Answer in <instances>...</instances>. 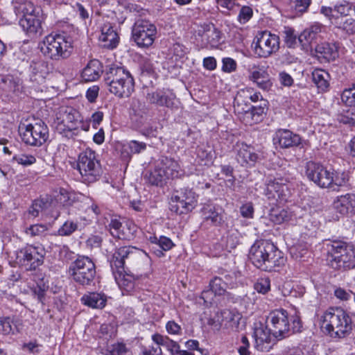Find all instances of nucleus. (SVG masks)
<instances>
[{
  "instance_id": "obj_1",
  "label": "nucleus",
  "mask_w": 355,
  "mask_h": 355,
  "mask_svg": "<svg viewBox=\"0 0 355 355\" xmlns=\"http://www.w3.org/2000/svg\"><path fill=\"white\" fill-rule=\"evenodd\" d=\"M147 254L137 248L123 246L117 248L110 260V267L119 286L126 292L133 291L135 286V277L127 272L126 269L136 266L139 263L147 259Z\"/></svg>"
},
{
  "instance_id": "obj_2",
  "label": "nucleus",
  "mask_w": 355,
  "mask_h": 355,
  "mask_svg": "<svg viewBox=\"0 0 355 355\" xmlns=\"http://www.w3.org/2000/svg\"><path fill=\"white\" fill-rule=\"evenodd\" d=\"M248 256L252 264L263 271H271L286 262L282 252L268 240L256 241L251 246Z\"/></svg>"
},
{
  "instance_id": "obj_3",
  "label": "nucleus",
  "mask_w": 355,
  "mask_h": 355,
  "mask_svg": "<svg viewBox=\"0 0 355 355\" xmlns=\"http://www.w3.org/2000/svg\"><path fill=\"white\" fill-rule=\"evenodd\" d=\"M103 80L110 92L119 98L129 97L135 89V80L131 73L115 64L105 70Z\"/></svg>"
},
{
  "instance_id": "obj_4",
  "label": "nucleus",
  "mask_w": 355,
  "mask_h": 355,
  "mask_svg": "<svg viewBox=\"0 0 355 355\" xmlns=\"http://www.w3.org/2000/svg\"><path fill=\"white\" fill-rule=\"evenodd\" d=\"M327 261L337 270H348L355 268V248L340 240H327L324 243Z\"/></svg>"
},
{
  "instance_id": "obj_5",
  "label": "nucleus",
  "mask_w": 355,
  "mask_h": 355,
  "mask_svg": "<svg viewBox=\"0 0 355 355\" xmlns=\"http://www.w3.org/2000/svg\"><path fill=\"white\" fill-rule=\"evenodd\" d=\"M324 328L333 338H344L351 334L354 324L349 314L341 308H329L323 316Z\"/></svg>"
},
{
  "instance_id": "obj_6",
  "label": "nucleus",
  "mask_w": 355,
  "mask_h": 355,
  "mask_svg": "<svg viewBox=\"0 0 355 355\" xmlns=\"http://www.w3.org/2000/svg\"><path fill=\"white\" fill-rule=\"evenodd\" d=\"M39 48L44 56L53 60L66 59L71 53L72 40L65 33H51L39 44Z\"/></svg>"
},
{
  "instance_id": "obj_7",
  "label": "nucleus",
  "mask_w": 355,
  "mask_h": 355,
  "mask_svg": "<svg viewBox=\"0 0 355 355\" xmlns=\"http://www.w3.org/2000/svg\"><path fill=\"white\" fill-rule=\"evenodd\" d=\"M68 274L78 285L83 287L91 286L94 285L96 266L89 257L79 255L70 263Z\"/></svg>"
},
{
  "instance_id": "obj_8",
  "label": "nucleus",
  "mask_w": 355,
  "mask_h": 355,
  "mask_svg": "<svg viewBox=\"0 0 355 355\" xmlns=\"http://www.w3.org/2000/svg\"><path fill=\"white\" fill-rule=\"evenodd\" d=\"M180 175V166L177 161L162 157L153 171H148L144 180L151 185L162 186L166 180L176 178Z\"/></svg>"
},
{
  "instance_id": "obj_9",
  "label": "nucleus",
  "mask_w": 355,
  "mask_h": 355,
  "mask_svg": "<svg viewBox=\"0 0 355 355\" xmlns=\"http://www.w3.org/2000/svg\"><path fill=\"white\" fill-rule=\"evenodd\" d=\"M78 169L85 183H93L101 175L102 170L96 153L90 148L82 152L78 157Z\"/></svg>"
},
{
  "instance_id": "obj_10",
  "label": "nucleus",
  "mask_w": 355,
  "mask_h": 355,
  "mask_svg": "<svg viewBox=\"0 0 355 355\" xmlns=\"http://www.w3.org/2000/svg\"><path fill=\"white\" fill-rule=\"evenodd\" d=\"M19 132L22 141L27 145L40 147L49 139V128L42 120L29 123H21Z\"/></svg>"
},
{
  "instance_id": "obj_11",
  "label": "nucleus",
  "mask_w": 355,
  "mask_h": 355,
  "mask_svg": "<svg viewBox=\"0 0 355 355\" xmlns=\"http://www.w3.org/2000/svg\"><path fill=\"white\" fill-rule=\"evenodd\" d=\"M46 250L42 245H27L14 252L15 262L20 266L35 270L44 263Z\"/></svg>"
},
{
  "instance_id": "obj_12",
  "label": "nucleus",
  "mask_w": 355,
  "mask_h": 355,
  "mask_svg": "<svg viewBox=\"0 0 355 355\" xmlns=\"http://www.w3.org/2000/svg\"><path fill=\"white\" fill-rule=\"evenodd\" d=\"M254 53L260 58H268L279 49V37L264 31L258 32L253 41Z\"/></svg>"
},
{
  "instance_id": "obj_13",
  "label": "nucleus",
  "mask_w": 355,
  "mask_h": 355,
  "mask_svg": "<svg viewBox=\"0 0 355 355\" xmlns=\"http://www.w3.org/2000/svg\"><path fill=\"white\" fill-rule=\"evenodd\" d=\"M157 28L149 21L138 19L132 28V38L139 47L150 46L155 39Z\"/></svg>"
},
{
  "instance_id": "obj_14",
  "label": "nucleus",
  "mask_w": 355,
  "mask_h": 355,
  "mask_svg": "<svg viewBox=\"0 0 355 355\" xmlns=\"http://www.w3.org/2000/svg\"><path fill=\"white\" fill-rule=\"evenodd\" d=\"M268 320L270 322L272 334L277 340H282L291 335L290 321L291 319L286 310L279 309L271 311Z\"/></svg>"
},
{
  "instance_id": "obj_15",
  "label": "nucleus",
  "mask_w": 355,
  "mask_h": 355,
  "mask_svg": "<svg viewBox=\"0 0 355 355\" xmlns=\"http://www.w3.org/2000/svg\"><path fill=\"white\" fill-rule=\"evenodd\" d=\"M79 113L71 107H61L56 112L53 127L60 134L70 132L78 128Z\"/></svg>"
},
{
  "instance_id": "obj_16",
  "label": "nucleus",
  "mask_w": 355,
  "mask_h": 355,
  "mask_svg": "<svg viewBox=\"0 0 355 355\" xmlns=\"http://www.w3.org/2000/svg\"><path fill=\"white\" fill-rule=\"evenodd\" d=\"M331 173L320 163L309 162L306 166L307 178L321 188L332 187L333 179Z\"/></svg>"
},
{
  "instance_id": "obj_17",
  "label": "nucleus",
  "mask_w": 355,
  "mask_h": 355,
  "mask_svg": "<svg viewBox=\"0 0 355 355\" xmlns=\"http://www.w3.org/2000/svg\"><path fill=\"white\" fill-rule=\"evenodd\" d=\"M320 12L335 25L349 16H355V7L349 2L343 1L334 7L322 6Z\"/></svg>"
},
{
  "instance_id": "obj_18",
  "label": "nucleus",
  "mask_w": 355,
  "mask_h": 355,
  "mask_svg": "<svg viewBox=\"0 0 355 355\" xmlns=\"http://www.w3.org/2000/svg\"><path fill=\"white\" fill-rule=\"evenodd\" d=\"M146 99L150 104L166 107L171 110H178L180 103L175 94L168 89H157L155 92H148Z\"/></svg>"
},
{
  "instance_id": "obj_19",
  "label": "nucleus",
  "mask_w": 355,
  "mask_h": 355,
  "mask_svg": "<svg viewBox=\"0 0 355 355\" xmlns=\"http://www.w3.org/2000/svg\"><path fill=\"white\" fill-rule=\"evenodd\" d=\"M198 196L191 189L184 188L177 191L173 199L177 202V213L182 214L191 211L197 205Z\"/></svg>"
},
{
  "instance_id": "obj_20",
  "label": "nucleus",
  "mask_w": 355,
  "mask_h": 355,
  "mask_svg": "<svg viewBox=\"0 0 355 355\" xmlns=\"http://www.w3.org/2000/svg\"><path fill=\"white\" fill-rule=\"evenodd\" d=\"M110 234L115 238L123 240H130L135 235L136 225L129 220L120 221L112 218L109 224Z\"/></svg>"
},
{
  "instance_id": "obj_21",
  "label": "nucleus",
  "mask_w": 355,
  "mask_h": 355,
  "mask_svg": "<svg viewBox=\"0 0 355 355\" xmlns=\"http://www.w3.org/2000/svg\"><path fill=\"white\" fill-rule=\"evenodd\" d=\"M271 329L259 322L254 324V338L255 340V347L261 352H268L275 343L271 337Z\"/></svg>"
},
{
  "instance_id": "obj_22",
  "label": "nucleus",
  "mask_w": 355,
  "mask_h": 355,
  "mask_svg": "<svg viewBox=\"0 0 355 355\" xmlns=\"http://www.w3.org/2000/svg\"><path fill=\"white\" fill-rule=\"evenodd\" d=\"M203 221L213 226H221L224 223L222 208L214 204H205L201 208Z\"/></svg>"
},
{
  "instance_id": "obj_23",
  "label": "nucleus",
  "mask_w": 355,
  "mask_h": 355,
  "mask_svg": "<svg viewBox=\"0 0 355 355\" xmlns=\"http://www.w3.org/2000/svg\"><path fill=\"white\" fill-rule=\"evenodd\" d=\"M288 187L283 182L276 179H270L266 182L265 195L268 199H275L277 201H286L288 196Z\"/></svg>"
},
{
  "instance_id": "obj_24",
  "label": "nucleus",
  "mask_w": 355,
  "mask_h": 355,
  "mask_svg": "<svg viewBox=\"0 0 355 355\" xmlns=\"http://www.w3.org/2000/svg\"><path fill=\"white\" fill-rule=\"evenodd\" d=\"M301 141L302 139L300 135L287 129L277 130L273 137L274 144H279L282 148L298 146Z\"/></svg>"
},
{
  "instance_id": "obj_25",
  "label": "nucleus",
  "mask_w": 355,
  "mask_h": 355,
  "mask_svg": "<svg viewBox=\"0 0 355 355\" xmlns=\"http://www.w3.org/2000/svg\"><path fill=\"white\" fill-rule=\"evenodd\" d=\"M249 73L250 80L256 83L260 89L266 91L270 89L272 83L263 66L254 64L249 69Z\"/></svg>"
},
{
  "instance_id": "obj_26",
  "label": "nucleus",
  "mask_w": 355,
  "mask_h": 355,
  "mask_svg": "<svg viewBox=\"0 0 355 355\" xmlns=\"http://www.w3.org/2000/svg\"><path fill=\"white\" fill-rule=\"evenodd\" d=\"M333 206L341 215L355 214V194L346 193L338 196Z\"/></svg>"
},
{
  "instance_id": "obj_27",
  "label": "nucleus",
  "mask_w": 355,
  "mask_h": 355,
  "mask_svg": "<svg viewBox=\"0 0 355 355\" xmlns=\"http://www.w3.org/2000/svg\"><path fill=\"white\" fill-rule=\"evenodd\" d=\"M225 277L227 280V275H225ZM228 284L231 285V283L223 280L220 277H215L209 283L210 290L203 291L201 294V298L205 302L211 303L213 294L215 295H224Z\"/></svg>"
},
{
  "instance_id": "obj_28",
  "label": "nucleus",
  "mask_w": 355,
  "mask_h": 355,
  "mask_svg": "<svg viewBox=\"0 0 355 355\" xmlns=\"http://www.w3.org/2000/svg\"><path fill=\"white\" fill-rule=\"evenodd\" d=\"M101 33L99 36V41L101 46L108 49H113L119 44V37L110 23H105L101 27Z\"/></svg>"
},
{
  "instance_id": "obj_29",
  "label": "nucleus",
  "mask_w": 355,
  "mask_h": 355,
  "mask_svg": "<svg viewBox=\"0 0 355 355\" xmlns=\"http://www.w3.org/2000/svg\"><path fill=\"white\" fill-rule=\"evenodd\" d=\"M19 25L29 37H35L42 33L41 21L34 14L21 17Z\"/></svg>"
},
{
  "instance_id": "obj_30",
  "label": "nucleus",
  "mask_w": 355,
  "mask_h": 355,
  "mask_svg": "<svg viewBox=\"0 0 355 355\" xmlns=\"http://www.w3.org/2000/svg\"><path fill=\"white\" fill-rule=\"evenodd\" d=\"M323 26L321 24L315 23L306 28L298 37V42L302 46L311 45L320 36Z\"/></svg>"
},
{
  "instance_id": "obj_31",
  "label": "nucleus",
  "mask_w": 355,
  "mask_h": 355,
  "mask_svg": "<svg viewBox=\"0 0 355 355\" xmlns=\"http://www.w3.org/2000/svg\"><path fill=\"white\" fill-rule=\"evenodd\" d=\"M103 73V66L98 60H90L83 69L81 76L85 82L95 81L99 78Z\"/></svg>"
},
{
  "instance_id": "obj_32",
  "label": "nucleus",
  "mask_w": 355,
  "mask_h": 355,
  "mask_svg": "<svg viewBox=\"0 0 355 355\" xmlns=\"http://www.w3.org/2000/svg\"><path fill=\"white\" fill-rule=\"evenodd\" d=\"M149 241L153 244L151 250L158 257H163L164 255V251H168L174 246L173 241L169 238L164 236H161L159 238L156 236H150Z\"/></svg>"
},
{
  "instance_id": "obj_33",
  "label": "nucleus",
  "mask_w": 355,
  "mask_h": 355,
  "mask_svg": "<svg viewBox=\"0 0 355 355\" xmlns=\"http://www.w3.org/2000/svg\"><path fill=\"white\" fill-rule=\"evenodd\" d=\"M31 70V80L37 84L43 83L49 72L47 62L43 60L33 62Z\"/></svg>"
},
{
  "instance_id": "obj_34",
  "label": "nucleus",
  "mask_w": 355,
  "mask_h": 355,
  "mask_svg": "<svg viewBox=\"0 0 355 355\" xmlns=\"http://www.w3.org/2000/svg\"><path fill=\"white\" fill-rule=\"evenodd\" d=\"M81 302L92 309H103L106 305L107 297L104 293L92 292L83 295Z\"/></svg>"
},
{
  "instance_id": "obj_35",
  "label": "nucleus",
  "mask_w": 355,
  "mask_h": 355,
  "mask_svg": "<svg viewBox=\"0 0 355 355\" xmlns=\"http://www.w3.org/2000/svg\"><path fill=\"white\" fill-rule=\"evenodd\" d=\"M258 159V155L253 149L244 144H241L238 150L236 159L242 166L254 165Z\"/></svg>"
},
{
  "instance_id": "obj_36",
  "label": "nucleus",
  "mask_w": 355,
  "mask_h": 355,
  "mask_svg": "<svg viewBox=\"0 0 355 355\" xmlns=\"http://www.w3.org/2000/svg\"><path fill=\"white\" fill-rule=\"evenodd\" d=\"M315 51L318 58H322L328 62L334 60L338 55L336 46L328 42L317 44Z\"/></svg>"
},
{
  "instance_id": "obj_37",
  "label": "nucleus",
  "mask_w": 355,
  "mask_h": 355,
  "mask_svg": "<svg viewBox=\"0 0 355 355\" xmlns=\"http://www.w3.org/2000/svg\"><path fill=\"white\" fill-rule=\"evenodd\" d=\"M152 339L155 344L166 347L171 355H177L180 350L178 343L166 336L156 334L153 335Z\"/></svg>"
},
{
  "instance_id": "obj_38",
  "label": "nucleus",
  "mask_w": 355,
  "mask_h": 355,
  "mask_svg": "<svg viewBox=\"0 0 355 355\" xmlns=\"http://www.w3.org/2000/svg\"><path fill=\"white\" fill-rule=\"evenodd\" d=\"M15 12L18 16L25 17V15H33L35 6L30 0H13Z\"/></svg>"
},
{
  "instance_id": "obj_39",
  "label": "nucleus",
  "mask_w": 355,
  "mask_h": 355,
  "mask_svg": "<svg viewBox=\"0 0 355 355\" xmlns=\"http://www.w3.org/2000/svg\"><path fill=\"white\" fill-rule=\"evenodd\" d=\"M314 84L321 92H326L329 87V74L322 69H315L312 72Z\"/></svg>"
},
{
  "instance_id": "obj_40",
  "label": "nucleus",
  "mask_w": 355,
  "mask_h": 355,
  "mask_svg": "<svg viewBox=\"0 0 355 355\" xmlns=\"http://www.w3.org/2000/svg\"><path fill=\"white\" fill-rule=\"evenodd\" d=\"M221 322L229 327H238L241 315L235 310L225 309L220 312Z\"/></svg>"
},
{
  "instance_id": "obj_41",
  "label": "nucleus",
  "mask_w": 355,
  "mask_h": 355,
  "mask_svg": "<svg viewBox=\"0 0 355 355\" xmlns=\"http://www.w3.org/2000/svg\"><path fill=\"white\" fill-rule=\"evenodd\" d=\"M264 113V107L262 106H252L250 110L245 111L243 114V120L246 123L252 125L261 120Z\"/></svg>"
},
{
  "instance_id": "obj_42",
  "label": "nucleus",
  "mask_w": 355,
  "mask_h": 355,
  "mask_svg": "<svg viewBox=\"0 0 355 355\" xmlns=\"http://www.w3.org/2000/svg\"><path fill=\"white\" fill-rule=\"evenodd\" d=\"M198 157L203 162L204 165H209L213 162L214 152L209 146H201L197 150Z\"/></svg>"
},
{
  "instance_id": "obj_43",
  "label": "nucleus",
  "mask_w": 355,
  "mask_h": 355,
  "mask_svg": "<svg viewBox=\"0 0 355 355\" xmlns=\"http://www.w3.org/2000/svg\"><path fill=\"white\" fill-rule=\"evenodd\" d=\"M80 225L77 221L72 220H66L64 224L58 229V235L61 236H71L73 232L80 230Z\"/></svg>"
},
{
  "instance_id": "obj_44",
  "label": "nucleus",
  "mask_w": 355,
  "mask_h": 355,
  "mask_svg": "<svg viewBox=\"0 0 355 355\" xmlns=\"http://www.w3.org/2000/svg\"><path fill=\"white\" fill-rule=\"evenodd\" d=\"M16 326L13 320L10 317H0V334L9 335L14 334Z\"/></svg>"
},
{
  "instance_id": "obj_45",
  "label": "nucleus",
  "mask_w": 355,
  "mask_h": 355,
  "mask_svg": "<svg viewBox=\"0 0 355 355\" xmlns=\"http://www.w3.org/2000/svg\"><path fill=\"white\" fill-rule=\"evenodd\" d=\"M137 131L146 137H156L157 135V127L154 125L150 121L139 128Z\"/></svg>"
},
{
  "instance_id": "obj_46",
  "label": "nucleus",
  "mask_w": 355,
  "mask_h": 355,
  "mask_svg": "<svg viewBox=\"0 0 355 355\" xmlns=\"http://www.w3.org/2000/svg\"><path fill=\"white\" fill-rule=\"evenodd\" d=\"M254 288L259 293L266 294L270 289V280L268 277H261L257 279Z\"/></svg>"
},
{
  "instance_id": "obj_47",
  "label": "nucleus",
  "mask_w": 355,
  "mask_h": 355,
  "mask_svg": "<svg viewBox=\"0 0 355 355\" xmlns=\"http://www.w3.org/2000/svg\"><path fill=\"white\" fill-rule=\"evenodd\" d=\"M146 144L136 140L130 141L123 148H127L131 154H139L146 149Z\"/></svg>"
},
{
  "instance_id": "obj_48",
  "label": "nucleus",
  "mask_w": 355,
  "mask_h": 355,
  "mask_svg": "<svg viewBox=\"0 0 355 355\" xmlns=\"http://www.w3.org/2000/svg\"><path fill=\"white\" fill-rule=\"evenodd\" d=\"M46 205V202L44 199L35 200L28 209V214L33 217L38 216L39 214L45 208Z\"/></svg>"
},
{
  "instance_id": "obj_49",
  "label": "nucleus",
  "mask_w": 355,
  "mask_h": 355,
  "mask_svg": "<svg viewBox=\"0 0 355 355\" xmlns=\"http://www.w3.org/2000/svg\"><path fill=\"white\" fill-rule=\"evenodd\" d=\"M284 33V42L287 46L289 48H294L297 44L298 40L297 36L294 34L293 29L291 28H285Z\"/></svg>"
},
{
  "instance_id": "obj_50",
  "label": "nucleus",
  "mask_w": 355,
  "mask_h": 355,
  "mask_svg": "<svg viewBox=\"0 0 355 355\" xmlns=\"http://www.w3.org/2000/svg\"><path fill=\"white\" fill-rule=\"evenodd\" d=\"M12 159L17 164L23 166H29L36 162V159L31 155L19 154L13 157Z\"/></svg>"
},
{
  "instance_id": "obj_51",
  "label": "nucleus",
  "mask_w": 355,
  "mask_h": 355,
  "mask_svg": "<svg viewBox=\"0 0 355 355\" xmlns=\"http://www.w3.org/2000/svg\"><path fill=\"white\" fill-rule=\"evenodd\" d=\"M107 355H127L128 350L123 343L112 345L107 350Z\"/></svg>"
},
{
  "instance_id": "obj_52",
  "label": "nucleus",
  "mask_w": 355,
  "mask_h": 355,
  "mask_svg": "<svg viewBox=\"0 0 355 355\" xmlns=\"http://www.w3.org/2000/svg\"><path fill=\"white\" fill-rule=\"evenodd\" d=\"M252 9L249 6H243L238 15V20L241 24H245L252 17Z\"/></svg>"
},
{
  "instance_id": "obj_53",
  "label": "nucleus",
  "mask_w": 355,
  "mask_h": 355,
  "mask_svg": "<svg viewBox=\"0 0 355 355\" xmlns=\"http://www.w3.org/2000/svg\"><path fill=\"white\" fill-rule=\"evenodd\" d=\"M292 7L299 12H306L311 4V0H290Z\"/></svg>"
},
{
  "instance_id": "obj_54",
  "label": "nucleus",
  "mask_w": 355,
  "mask_h": 355,
  "mask_svg": "<svg viewBox=\"0 0 355 355\" xmlns=\"http://www.w3.org/2000/svg\"><path fill=\"white\" fill-rule=\"evenodd\" d=\"M332 177V186L336 185L338 187H342L346 184L348 181L347 176L345 173H331Z\"/></svg>"
},
{
  "instance_id": "obj_55",
  "label": "nucleus",
  "mask_w": 355,
  "mask_h": 355,
  "mask_svg": "<svg viewBox=\"0 0 355 355\" xmlns=\"http://www.w3.org/2000/svg\"><path fill=\"white\" fill-rule=\"evenodd\" d=\"M47 230L45 225L35 224L31 225L26 231V234H30L32 236H40L44 233Z\"/></svg>"
},
{
  "instance_id": "obj_56",
  "label": "nucleus",
  "mask_w": 355,
  "mask_h": 355,
  "mask_svg": "<svg viewBox=\"0 0 355 355\" xmlns=\"http://www.w3.org/2000/svg\"><path fill=\"white\" fill-rule=\"evenodd\" d=\"M223 66L222 70L226 73H231L236 69V61L230 58H225L222 60Z\"/></svg>"
},
{
  "instance_id": "obj_57",
  "label": "nucleus",
  "mask_w": 355,
  "mask_h": 355,
  "mask_svg": "<svg viewBox=\"0 0 355 355\" xmlns=\"http://www.w3.org/2000/svg\"><path fill=\"white\" fill-rule=\"evenodd\" d=\"M254 209L253 204L250 202L243 205L240 207L241 215L244 218H252L254 216Z\"/></svg>"
},
{
  "instance_id": "obj_58",
  "label": "nucleus",
  "mask_w": 355,
  "mask_h": 355,
  "mask_svg": "<svg viewBox=\"0 0 355 355\" xmlns=\"http://www.w3.org/2000/svg\"><path fill=\"white\" fill-rule=\"evenodd\" d=\"M166 329L169 334L172 335H181L182 327L180 324L176 323L174 320L168 321L166 324Z\"/></svg>"
},
{
  "instance_id": "obj_59",
  "label": "nucleus",
  "mask_w": 355,
  "mask_h": 355,
  "mask_svg": "<svg viewBox=\"0 0 355 355\" xmlns=\"http://www.w3.org/2000/svg\"><path fill=\"white\" fill-rule=\"evenodd\" d=\"M342 101L349 106H355V91H343L341 94Z\"/></svg>"
},
{
  "instance_id": "obj_60",
  "label": "nucleus",
  "mask_w": 355,
  "mask_h": 355,
  "mask_svg": "<svg viewBox=\"0 0 355 355\" xmlns=\"http://www.w3.org/2000/svg\"><path fill=\"white\" fill-rule=\"evenodd\" d=\"M148 115H146L144 116L143 115H139V114H137V115H132V121L137 130L147 123L148 121Z\"/></svg>"
},
{
  "instance_id": "obj_61",
  "label": "nucleus",
  "mask_w": 355,
  "mask_h": 355,
  "mask_svg": "<svg viewBox=\"0 0 355 355\" xmlns=\"http://www.w3.org/2000/svg\"><path fill=\"white\" fill-rule=\"evenodd\" d=\"M99 87L93 85L89 87L86 92V98L89 103H94L98 96Z\"/></svg>"
},
{
  "instance_id": "obj_62",
  "label": "nucleus",
  "mask_w": 355,
  "mask_h": 355,
  "mask_svg": "<svg viewBox=\"0 0 355 355\" xmlns=\"http://www.w3.org/2000/svg\"><path fill=\"white\" fill-rule=\"evenodd\" d=\"M271 220L277 223H282L286 220L287 211L282 209L279 211H274L270 214Z\"/></svg>"
},
{
  "instance_id": "obj_63",
  "label": "nucleus",
  "mask_w": 355,
  "mask_h": 355,
  "mask_svg": "<svg viewBox=\"0 0 355 355\" xmlns=\"http://www.w3.org/2000/svg\"><path fill=\"white\" fill-rule=\"evenodd\" d=\"M132 110V115H137V114H139V115H143L145 116L146 115H148L149 112L148 107L144 103L141 102H138L137 105H134Z\"/></svg>"
},
{
  "instance_id": "obj_64",
  "label": "nucleus",
  "mask_w": 355,
  "mask_h": 355,
  "mask_svg": "<svg viewBox=\"0 0 355 355\" xmlns=\"http://www.w3.org/2000/svg\"><path fill=\"white\" fill-rule=\"evenodd\" d=\"M143 355H162L160 345L156 344L155 346H150L148 348L145 347L142 351Z\"/></svg>"
}]
</instances>
